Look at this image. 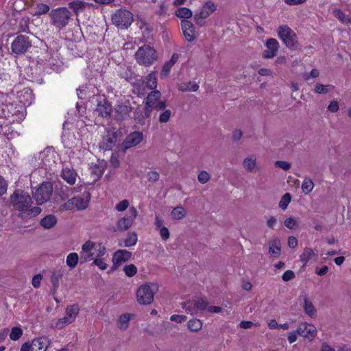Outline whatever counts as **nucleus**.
I'll use <instances>...</instances> for the list:
<instances>
[{
  "mask_svg": "<svg viewBox=\"0 0 351 351\" xmlns=\"http://www.w3.org/2000/svg\"><path fill=\"white\" fill-rule=\"evenodd\" d=\"M10 202L14 210L20 212H27L28 215L36 216L42 211L41 208L34 206L31 196L24 191L16 190L10 196Z\"/></svg>",
  "mask_w": 351,
  "mask_h": 351,
  "instance_id": "f257e3e1",
  "label": "nucleus"
},
{
  "mask_svg": "<svg viewBox=\"0 0 351 351\" xmlns=\"http://www.w3.org/2000/svg\"><path fill=\"white\" fill-rule=\"evenodd\" d=\"M106 247L102 243L86 241L82 246L80 252L81 263H86L96 258L102 257L106 254Z\"/></svg>",
  "mask_w": 351,
  "mask_h": 351,
  "instance_id": "f03ea898",
  "label": "nucleus"
},
{
  "mask_svg": "<svg viewBox=\"0 0 351 351\" xmlns=\"http://www.w3.org/2000/svg\"><path fill=\"white\" fill-rule=\"evenodd\" d=\"M158 291V285L154 282L142 285L136 291V300L139 304L148 305L154 301V295Z\"/></svg>",
  "mask_w": 351,
  "mask_h": 351,
  "instance_id": "7ed1b4c3",
  "label": "nucleus"
},
{
  "mask_svg": "<svg viewBox=\"0 0 351 351\" xmlns=\"http://www.w3.org/2000/svg\"><path fill=\"white\" fill-rule=\"evenodd\" d=\"M135 60L141 66H149L158 60L157 52L154 47L144 45L135 53Z\"/></svg>",
  "mask_w": 351,
  "mask_h": 351,
  "instance_id": "20e7f679",
  "label": "nucleus"
},
{
  "mask_svg": "<svg viewBox=\"0 0 351 351\" xmlns=\"http://www.w3.org/2000/svg\"><path fill=\"white\" fill-rule=\"evenodd\" d=\"M90 196V192L86 191L81 195L69 199L60 206V209L62 211L74 209L85 210L88 206Z\"/></svg>",
  "mask_w": 351,
  "mask_h": 351,
  "instance_id": "39448f33",
  "label": "nucleus"
},
{
  "mask_svg": "<svg viewBox=\"0 0 351 351\" xmlns=\"http://www.w3.org/2000/svg\"><path fill=\"white\" fill-rule=\"evenodd\" d=\"M278 37L283 41L287 47L295 50L298 42L295 33L287 25H280L277 30Z\"/></svg>",
  "mask_w": 351,
  "mask_h": 351,
  "instance_id": "423d86ee",
  "label": "nucleus"
},
{
  "mask_svg": "<svg viewBox=\"0 0 351 351\" xmlns=\"http://www.w3.org/2000/svg\"><path fill=\"white\" fill-rule=\"evenodd\" d=\"M134 21L133 14L126 9H119L112 15V22L119 29H127Z\"/></svg>",
  "mask_w": 351,
  "mask_h": 351,
  "instance_id": "0eeeda50",
  "label": "nucleus"
},
{
  "mask_svg": "<svg viewBox=\"0 0 351 351\" xmlns=\"http://www.w3.org/2000/svg\"><path fill=\"white\" fill-rule=\"evenodd\" d=\"M50 16L52 19V24L59 29L67 25L71 19V12L66 8H58L51 10Z\"/></svg>",
  "mask_w": 351,
  "mask_h": 351,
  "instance_id": "6e6552de",
  "label": "nucleus"
},
{
  "mask_svg": "<svg viewBox=\"0 0 351 351\" xmlns=\"http://www.w3.org/2000/svg\"><path fill=\"white\" fill-rule=\"evenodd\" d=\"M53 192L51 182H43L33 193V197L38 204H43L50 200Z\"/></svg>",
  "mask_w": 351,
  "mask_h": 351,
  "instance_id": "1a4fd4ad",
  "label": "nucleus"
},
{
  "mask_svg": "<svg viewBox=\"0 0 351 351\" xmlns=\"http://www.w3.org/2000/svg\"><path fill=\"white\" fill-rule=\"evenodd\" d=\"M31 47L32 41L24 35L17 36L11 45L12 51L16 55L25 53Z\"/></svg>",
  "mask_w": 351,
  "mask_h": 351,
  "instance_id": "9d476101",
  "label": "nucleus"
},
{
  "mask_svg": "<svg viewBox=\"0 0 351 351\" xmlns=\"http://www.w3.org/2000/svg\"><path fill=\"white\" fill-rule=\"evenodd\" d=\"M129 210L131 214L130 216L125 215L117 221L115 227L116 231H126L133 225V223L138 215V211L134 206L130 207Z\"/></svg>",
  "mask_w": 351,
  "mask_h": 351,
  "instance_id": "9b49d317",
  "label": "nucleus"
},
{
  "mask_svg": "<svg viewBox=\"0 0 351 351\" xmlns=\"http://www.w3.org/2000/svg\"><path fill=\"white\" fill-rule=\"evenodd\" d=\"M216 10V5L213 1H207L195 14L194 20L199 25H203V20L208 17Z\"/></svg>",
  "mask_w": 351,
  "mask_h": 351,
  "instance_id": "f8f14e48",
  "label": "nucleus"
},
{
  "mask_svg": "<svg viewBox=\"0 0 351 351\" xmlns=\"http://www.w3.org/2000/svg\"><path fill=\"white\" fill-rule=\"evenodd\" d=\"M242 166L246 171L250 173H257L261 169L257 161V156L254 154H249L243 158Z\"/></svg>",
  "mask_w": 351,
  "mask_h": 351,
  "instance_id": "ddd939ff",
  "label": "nucleus"
},
{
  "mask_svg": "<svg viewBox=\"0 0 351 351\" xmlns=\"http://www.w3.org/2000/svg\"><path fill=\"white\" fill-rule=\"evenodd\" d=\"M132 253L126 250H119L115 252L112 256V270H116L123 263L131 258Z\"/></svg>",
  "mask_w": 351,
  "mask_h": 351,
  "instance_id": "4468645a",
  "label": "nucleus"
},
{
  "mask_svg": "<svg viewBox=\"0 0 351 351\" xmlns=\"http://www.w3.org/2000/svg\"><path fill=\"white\" fill-rule=\"evenodd\" d=\"M76 191L75 188L66 185H61L55 190V200L56 202H63L69 198Z\"/></svg>",
  "mask_w": 351,
  "mask_h": 351,
  "instance_id": "2eb2a0df",
  "label": "nucleus"
},
{
  "mask_svg": "<svg viewBox=\"0 0 351 351\" xmlns=\"http://www.w3.org/2000/svg\"><path fill=\"white\" fill-rule=\"evenodd\" d=\"M297 332L304 338L312 340L317 335V329L315 326L304 322L299 325Z\"/></svg>",
  "mask_w": 351,
  "mask_h": 351,
  "instance_id": "dca6fc26",
  "label": "nucleus"
},
{
  "mask_svg": "<svg viewBox=\"0 0 351 351\" xmlns=\"http://www.w3.org/2000/svg\"><path fill=\"white\" fill-rule=\"evenodd\" d=\"M143 139V134L141 132L135 131L128 135L123 142L124 149H128L138 145Z\"/></svg>",
  "mask_w": 351,
  "mask_h": 351,
  "instance_id": "f3484780",
  "label": "nucleus"
},
{
  "mask_svg": "<svg viewBox=\"0 0 351 351\" xmlns=\"http://www.w3.org/2000/svg\"><path fill=\"white\" fill-rule=\"evenodd\" d=\"M61 178L69 184L73 185L77 181L78 174L73 167H63L60 173Z\"/></svg>",
  "mask_w": 351,
  "mask_h": 351,
  "instance_id": "a211bd4d",
  "label": "nucleus"
},
{
  "mask_svg": "<svg viewBox=\"0 0 351 351\" xmlns=\"http://www.w3.org/2000/svg\"><path fill=\"white\" fill-rule=\"evenodd\" d=\"M267 49L263 52L264 58H272L276 56L279 49V43L275 38H269L266 42Z\"/></svg>",
  "mask_w": 351,
  "mask_h": 351,
  "instance_id": "6ab92c4d",
  "label": "nucleus"
},
{
  "mask_svg": "<svg viewBox=\"0 0 351 351\" xmlns=\"http://www.w3.org/2000/svg\"><path fill=\"white\" fill-rule=\"evenodd\" d=\"M161 97V93L159 90H154L148 94L145 101V114L149 117L151 114L150 108L153 106Z\"/></svg>",
  "mask_w": 351,
  "mask_h": 351,
  "instance_id": "aec40b11",
  "label": "nucleus"
},
{
  "mask_svg": "<svg viewBox=\"0 0 351 351\" xmlns=\"http://www.w3.org/2000/svg\"><path fill=\"white\" fill-rule=\"evenodd\" d=\"M117 142V135L114 132H107V133L104 136L101 143H100V148L104 150H110L115 145Z\"/></svg>",
  "mask_w": 351,
  "mask_h": 351,
  "instance_id": "412c9836",
  "label": "nucleus"
},
{
  "mask_svg": "<svg viewBox=\"0 0 351 351\" xmlns=\"http://www.w3.org/2000/svg\"><path fill=\"white\" fill-rule=\"evenodd\" d=\"M132 108L129 102L119 104L115 108L116 117L119 120H125L130 117Z\"/></svg>",
  "mask_w": 351,
  "mask_h": 351,
  "instance_id": "4be33fe9",
  "label": "nucleus"
},
{
  "mask_svg": "<svg viewBox=\"0 0 351 351\" xmlns=\"http://www.w3.org/2000/svg\"><path fill=\"white\" fill-rule=\"evenodd\" d=\"M181 27L185 38L191 42L195 38V27L193 23L186 19L181 21Z\"/></svg>",
  "mask_w": 351,
  "mask_h": 351,
  "instance_id": "5701e85b",
  "label": "nucleus"
},
{
  "mask_svg": "<svg viewBox=\"0 0 351 351\" xmlns=\"http://www.w3.org/2000/svg\"><path fill=\"white\" fill-rule=\"evenodd\" d=\"M186 311L191 315L195 314V309L204 310L208 306V302L205 299L199 298L193 302H189Z\"/></svg>",
  "mask_w": 351,
  "mask_h": 351,
  "instance_id": "b1692460",
  "label": "nucleus"
},
{
  "mask_svg": "<svg viewBox=\"0 0 351 351\" xmlns=\"http://www.w3.org/2000/svg\"><path fill=\"white\" fill-rule=\"evenodd\" d=\"M96 111L103 117H107L112 112V106L105 98H100L97 101Z\"/></svg>",
  "mask_w": 351,
  "mask_h": 351,
  "instance_id": "393cba45",
  "label": "nucleus"
},
{
  "mask_svg": "<svg viewBox=\"0 0 351 351\" xmlns=\"http://www.w3.org/2000/svg\"><path fill=\"white\" fill-rule=\"evenodd\" d=\"M48 343L47 337H41L34 339L31 344V351H46Z\"/></svg>",
  "mask_w": 351,
  "mask_h": 351,
  "instance_id": "a878e982",
  "label": "nucleus"
},
{
  "mask_svg": "<svg viewBox=\"0 0 351 351\" xmlns=\"http://www.w3.org/2000/svg\"><path fill=\"white\" fill-rule=\"evenodd\" d=\"M79 312H80V306L78 304H75L69 305L66 308L64 317L71 324L75 320L77 316L79 314Z\"/></svg>",
  "mask_w": 351,
  "mask_h": 351,
  "instance_id": "bb28decb",
  "label": "nucleus"
},
{
  "mask_svg": "<svg viewBox=\"0 0 351 351\" xmlns=\"http://www.w3.org/2000/svg\"><path fill=\"white\" fill-rule=\"evenodd\" d=\"M303 308L306 314L311 317H315L317 315V311L313 304L309 300L308 295L304 296Z\"/></svg>",
  "mask_w": 351,
  "mask_h": 351,
  "instance_id": "cd10ccee",
  "label": "nucleus"
},
{
  "mask_svg": "<svg viewBox=\"0 0 351 351\" xmlns=\"http://www.w3.org/2000/svg\"><path fill=\"white\" fill-rule=\"evenodd\" d=\"M280 245L281 243L279 239H273L269 244V253L270 255L275 258H278L281 252Z\"/></svg>",
  "mask_w": 351,
  "mask_h": 351,
  "instance_id": "c85d7f7f",
  "label": "nucleus"
},
{
  "mask_svg": "<svg viewBox=\"0 0 351 351\" xmlns=\"http://www.w3.org/2000/svg\"><path fill=\"white\" fill-rule=\"evenodd\" d=\"M186 216V210L182 206H178L173 208L171 217L173 220H182Z\"/></svg>",
  "mask_w": 351,
  "mask_h": 351,
  "instance_id": "c756f323",
  "label": "nucleus"
},
{
  "mask_svg": "<svg viewBox=\"0 0 351 351\" xmlns=\"http://www.w3.org/2000/svg\"><path fill=\"white\" fill-rule=\"evenodd\" d=\"M57 223V218L53 215H48L41 219L40 225L46 229H49L56 226Z\"/></svg>",
  "mask_w": 351,
  "mask_h": 351,
  "instance_id": "7c9ffc66",
  "label": "nucleus"
},
{
  "mask_svg": "<svg viewBox=\"0 0 351 351\" xmlns=\"http://www.w3.org/2000/svg\"><path fill=\"white\" fill-rule=\"evenodd\" d=\"M79 260H80V255L76 252H72L67 255L66 263L70 268L73 269L77 266Z\"/></svg>",
  "mask_w": 351,
  "mask_h": 351,
  "instance_id": "2f4dec72",
  "label": "nucleus"
},
{
  "mask_svg": "<svg viewBox=\"0 0 351 351\" xmlns=\"http://www.w3.org/2000/svg\"><path fill=\"white\" fill-rule=\"evenodd\" d=\"M202 326V322L199 319H190L187 323V327L191 332L199 331Z\"/></svg>",
  "mask_w": 351,
  "mask_h": 351,
  "instance_id": "473e14b6",
  "label": "nucleus"
},
{
  "mask_svg": "<svg viewBox=\"0 0 351 351\" xmlns=\"http://www.w3.org/2000/svg\"><path fill=\"white\" fill-rule=\"evenodd\" d=\"M314 251L310 247H305L302 254L300 256V261L306 264L314 256H315Z\"/></svg>",
  "mask_w": 351,
  "mask_h": 351,
  "instance_id": "72a5a7b5",
  "label": "nucleus"
},
{
  "mask_svg": "<svg viewBox=\"0 0 351 351\" xmlns=\"http://www.w3.org/2000/svg\"><path fill=\"white\" fill-rule=\"evenodd\" d=\"M313 188L314 183L313 180L310 178L306 177L302 184V192L305 194H308L313 191Z\"/></svg>",
  "mask_w": 351,
  "mask_h": 351,
  "instance_id": "f704fd0d",
  "label": "nucleus"
},
{
  "mask_svg": "<svg viewBox=\"0 0 351 351\" xmlns=\"http://www.w3.org/2000/svg\"><path fill=\"white\" fill-rule=\"evenodd\" d=\"M138 241L137 234L135 232H129L126 239L124 240L125 247H131L135 245Z\"/></svg>",
  "mask_w": 351,
  "mask_h": 351,
  "instance_id": "c9c22d12",
  "label": "nucleus"
},
{
  "mask_svg": "<svg viewBox=\"0 0 351 351\" xmlns=\"http://www.w3.org/2000/svg\"><path fill=\"white\" fill-rule=\"evenodd\" d=\"M63 276V272L61 270L54 271L51 276V281L54 289L59 287V281Z\"/></svg>",
  "mask_w": 351,
  "mask_h": 351,
  "instance_id": "e433bc0d",
  "label": "nucleus"
},
{
  "mask_svg": "<svg viewBox=\"0 0 351 351\" xmlns=\"http://www.w3.org/2000/svg\"><path fill=\"white\" fill-rule=\"evenodd\" d=\"M131 314L125 313L121 315L119 319V328L121 330H125L128 328V323L131 319Z\"/></svg>",
  "mask_w": 351,
  "mask_h": 351,
  "instance_id": "4c0bfd02",
  "label": "nucleus"
},
{
  "mask_svg": "<svg viewBox=\"0 0 351 351\" xmlns=\"http://www.w3.org/2000/svg\"><path fill=\"white\" fill-rule=\"evenodd\" d=\"M176 15L179 18L189 19L192 16V11L186 7H181L176 11Z\"/></svg>",
  "mask_w": 351,
  "mask_h": 351,
  "instance_id": "58836bf2",
  "label": "nucleus"
},
{
  "mask_svg": "<svg viewBox=\"0 0 351 351\" xmlns=\"http://www.w3.org/2000/svg\"><path fill=\"white\" fill-rule=\"evenodd\" d=\"M146 86L150 90H154L157 87V78L154 73H151L147 77Z\"/></svg>",
  "mask_w": 351,
  "mask_h": 351,
  "instance_id": "ea45409f",
  "label": "nucleus"
},
{
  "mask_svg": "<svg viewBox=\"0 0 351 351\" xmlns=\"http://www.w3.org/2000/svg\"><path fill=\"white\" fill-rule=\"evenodd\" d=\"M69 6L72 9L76 14L79 12L82 11L85 8V3L81 1H74L69 3Z\"/></svg>",
  "mask_w": 351,
  "mask_h": 351,
  "instance_id": "a19ab883",
  "label": "nucleus"
},
{
  "mask_svg": "<svg viewBox=\"0 0 351 351\" xmlns=\"http://www.w3.org/2000/svg\"><path fill=\"white\" fill-rule=\"evenodd\" d=\"M291 201V195L289 193H286L282 195L280 202H279V207L282 210H286L287 208L288 205Z\"/></svg>",
  "mask_w": 351,
  "mask_h": 351,
  "instance_id": "79ce46f5",
  "label": "nucleus"
},
{
  "mask_svg": "<svg viewBox=\"0 0 351 351\" xmlns=\"http://www.w3.org/2000/svg\"><path fill=\"white\" fill-rule=\"evenodd\" d=\"M23 332V330L20 327H13L10 333V338L12 341H17L21 338Z\"/></svg>",
  "mask_w": 351,
  "mask_h": 351,
  "instance_id": "37998d69",
  "label": "nucleus"
},
{
  "mask_svg": "<svg viewBox=\"0 0 351 351\" xmlns=\"http://www.w3.org/2000/svg\"><path fill=\"white\" fill-rule=\"evenodd\" d=\"M125 274L128 277H133L137 273V267L134 264H129L123 267Z\"/></svg>",
  "mask_w": 351,
  "mask_h": 351,
  "instance_id": "c03bdc74",
  "label": "nucleus"
},
{
  "mask_svg": "<svg viewBox=\"0 0 351 351\" xmlns=\"http://www.w3.org/2000/svg\"><path fill=\"white\" fill-rule=\"evenodd\" d=\"M332 88L331 85H324L322 84H317L315 86V92L318 94H326L329 91V88Z\"/></svg>",
  "mask_w": 351,
  "mask_h": 351,
  "instance_id": "a18cd8bd",
  "label": "nucleus"
},
{
  "mask_svg": "<svg viewBox=\"0 0 351 351\" xmlns=\"http://www.w3.org/2000/svg\"><path fill=\"white\" fill-rule=\"evenodd\" d=\"M71 324L69 322V321L65 317H62V318H60V319H58V320H56L53 324L52 326L53 327H55L56 328H58V329H62L63 328H64L66 325Z\"/></svg>",
  "mask_w": 351,
  "mask_h": 351,
  "instance_id": "49530a36",
  "label": "nucleus"
},
{
  "mask_svg": "<svg viewBox=\"0 0 351 351\" xmlns=\"http://www.w3.org/2000/svg\"><path fill=\"white\" fill-rule=\"evenodd\" d=\"M210 179V175L206 171H201L197 175V180L201 184L207 183Z\"/></svg>",
  "mask_w": 351,
  "mask_h": 351,
  "instance_id": "de8ad7c7",
  "label": "nucleus"
},
{
  "mask_svg": "<svg viewBox=\"0 0 351 351\" xmlns=\"http://www.w3.org/2000/svg\"><path fill=\"white\" fill-rule=\"evenodd\" d=\"M49 6L45 3H38L36 6V15H41L49 11Z\"/></svg>",
  "mask_w": 351,
  "mask_h": 351,
  "instance_id": "09e8293b",
  "label": "nucleus"
},
{
  "mask_svg": "<svg viewBox=\"0 0 351 351\" xmlns=\"http://www.w3.org/2000/svg\"><path fill=\"white\" fill-rule=\"evenodd\" d=\"M129 201L128 199H123L116 204L115 210L118 212H123L129 207Z\"/></svg>",
  "mask_w": 351,
  "mask_h": 351,
  "instance_id": "8fccbe9b",
  "label": "nucleus"
},
{
  "mask_svg": "<svg viewBox=\"0 0 351 351\" xmlns=\"http://www.w3.org/2000/svg\"><path fill=\"white\" fill-rule=\"evenodd\" d=\"M171 116V111L169 109L165 110L159 116V121L160 123H167L169 121Z\"/></svg>",
  "mask_w": 351,
  "mask_h": 351,
  "instance_id": "3c124183",
  "label": "nucleus"
},
{
  "mask_svg": "<svg viewBox=\"0 0 351 351\" xmlns=\"http://www.w3.org/2000/svg\"><path fill=\"white\" fill-rule=\"evenodd\" d=\"M333 14L339 19L343 23H346L348 16L346 15L341 10L336 9L333 10Z\"/></svg>",
  "mask_w": 351,
  "mask_h": 351,
  "instance_id": "603ef678",
  "label": "nucleus"
},
{
  "mask_svg": "<svg viewBox=\"0 0 351 351\" xmlns=\"http://www.w3.org/2000/svg\"><path fill=\"white\" fill-rule=\"evenodd\" d=\"M93 264L97 265L101 270H105L108 267V264L101 257L93 259Z\"/></svg>",
  "mask_w": 351,
  "mask_h": 351,
  "instance_id": "864d4df0",
  "label": "nucleus"
},
{
  "mask_svg": "<svg viewBox=\"0 0 351 351\" xmlns=\"http://www.w3.org/2000/svg\"><path fill=\"white\" fill-rule=\"evenodd\" d=\"M19 29L21 32L29 33V19H22L19 22Z\"/></svg>",
  "mask_w": 351,
  "mask_h": 351,
  "instance_id": "5fc2aeb1",
  "label": "nucleus"
},
{
  "mask_svg": "<svg viewBox=\"0 0 351 351\" xmlns=\"http://www.w3.org/2000/svg\"><path fill=\"white\" fill-rule=\"evenodd\" d=\"M276 167L280 168L284 171H287L291 168V164L287 161L277 160L274 163Z\"/></svg>",
  "mask_w": 351,
  "mask_h": 351,
  "instance_id": "6e6d98bb",
  "label": "nucleus"
},
{
  "mask_svg": "<svg viewBox=\"0 0 351 351\" xmlns=\"http://www.w3.org/2000/svg\"><path fill=\"white\" fill-rule=\"evenodd\" d=\"M319 75V70L316 69H313L311 70L310 73H306L304 74V79L306 81H308L311 77L316 78Z\"/></svg>",
  "mask_w": 351,
  "mask_h": 351,
  "instance_id": "4d7b16f0",
  "label": "nucleus"
},
{
  "mask_svg": "<svg viewBox=\"0 0 351 351\" xmlns=\"http://www.w3.org/2000/svg\"><path fill=\"white\" fill-rule=\"evenodd\" d=\"M173 66V65L172 64L169 63L168 61L166 62L163 64L162 69L161 73H160L161 76L167 77L169 75Z\"/></svg>",
  "mask_w": 351,
  "mask_h": 351,
  "instance_id": "13d9d810",
  "label": "nucleus"
},
{
  "mask_svg": "<svg viewBox=\"0 0 351 351\" xmlns=\"http://www.w3.org/2000/svg\"><path fill=\"white\" fill-rule=\"evenodd\" d=\"M147 180L149 182L158 181L160 178L159 173L156 171H150L147 173Z\"/></svg>",
  "mask_w": 351,
  "mask_h": 351,
  "instance_id": "bf43d9fd",
  "label": "nucleus"
},
{
  "mask_svg": "<svg viewBox=\"0 0 351 351\" xmlns=\"http://www.w3.org/2000/svg\"><path fill=\"white\" fill-rule=\"evenodd\" d=\"M160 236L162 239V240L166 241H167L170 237V233L167 227H164L160 230H158Z\"/></svg>",
  "mask_w": 351,
  "mask_h": 351,
  "instance_id": "052dcab7",
  "label": "nucleus"
},
{
  "mask_svg": "<svg viewBox=\"0 0 351 351\" xmlns=\"http://www.w3.org/2000/svg\"><path fill=\"white\" fill-rule=\"evenodd\" d=\"M166 108V102L165 101L158 100L153 106L150 108L151 110L155 109L157 111L164 110Z\"/></svg>",
  "mask_w": 351,
  "mask_h": 351,
  "instance_id": "680f3d73",
  "label": "nucleus"
},
{
  "mask_svg": "<svg viewBox=\"0 0 351 351\" xmlns=\"http://www.w3.org/2000/svg\"><path fill=\"white\" fill-rule=\"evenodd\" d=\"M285 226L289 229H293L296 227V221L293 217H288L284 221Z\"/></svg>",
  "mask_w": 351,
  "mask_h": 351,
  "instance_id": "e2e57ef3",
  "label": "nucleus"
},
{
  "mask_svg": "<svg viewBox=\"0 0 351 351\" xmlns=\"http://www.w3.org/2000/svg\"><path fill=\"white\" fill-rule=\"evenodd\" d=\"M187 317L184 315H172L170 319L177 323H182L186 320Z\"/></svg>",
  "mask_w": 351,
  "mask_h": 351,
  "instance_id": "0e129e2a",
  "label": "nucleus"
},
{
  "mask_svg": "<svg viewBox=\"0 0 351 351\" xmlns=\"http://www.w3.org/2000/svg\"><path fill=\"white\" fill-rule=\"evenodd\" d=\"M295 278V274L292 270H287L282 275V280L285 282L289 281Z\"/></svg>",
  "mask_w": 351,
  "mask_h": 351,
  "instance_id": "69168bd1",
  "label": "nucleus"
},
{
  "mask_svg": "<svg viewBox=\"0 0 351 351\" xmlns=\"http://www.w3.org/2000/svg\"><path fill=\"white\" fill-rule=\"evenodd\" d=\"M339 109V103L337 101H332L328 106V110L331 112H337Z\"/></svg>",
  "mask_w": 351,
  "mask_h": 351,
  "instance_id": "338daca9",
  "label": "nucleus"
},
{
  "mask_svg": "<svg viewBox=\"0 0 351 351\" xmlns=\"http://www.w3.org/2000/svg\"><path fill=\"white\" fill-rule=\"evenodd\" d=\"M42 278L43 276L41 274L35 275L32 280V286L35 288L38 287L40 286Z\"/></svg>",
  "mask_w": 351,
  "mask_h": 351,
  "instance_id": "774afa93",
  "label": "nucleus"
}]
</instances>
